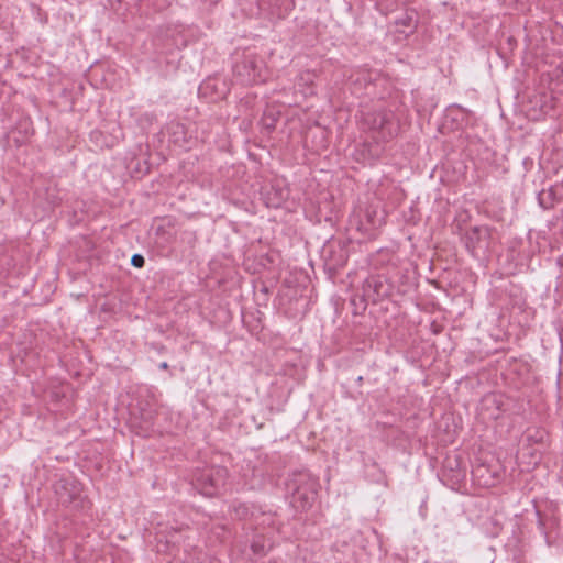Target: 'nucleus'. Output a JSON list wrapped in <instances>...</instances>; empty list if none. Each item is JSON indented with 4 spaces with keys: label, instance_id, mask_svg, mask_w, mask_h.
<instances>
[{
    "label": "nucleus",
    "instance_id": "nucleus-1",
    "mask_svg": "<svg viewBox=\"0 0 563 563\" xmlns=\"http://www.w3.org/2000/svg\"><path fill=\"white\" fill-rule=\"evenodd\" d=\"M132 264L135 267H142L144 265V258L141 255H134L132 257Z\"/></svg>",
    "mask_w": 563,
    "mask_h": 563
}]
</instances>
